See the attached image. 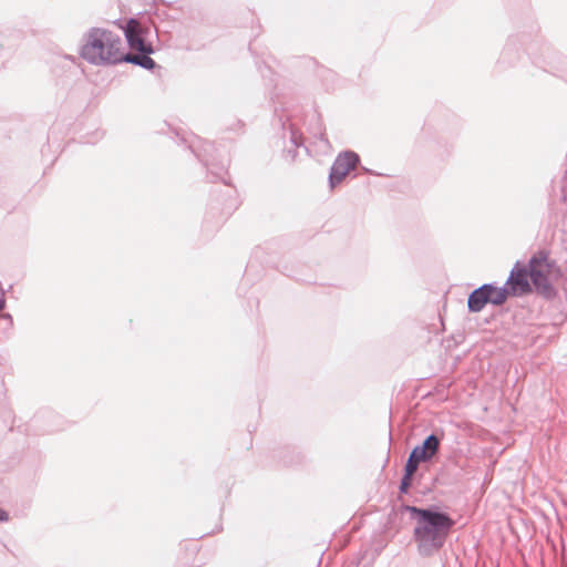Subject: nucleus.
I'll return each instance as SVG.
<instances>
[{
  "label": "nucleus",
  "mask_w": 567,
  "mask_h": 567,
  "mask_svg": "<svg viewBox=\"0 0 567 567\" xmlns=\"http://www.w3.org/2000/svg\"><path fill=\"white\" fill-rule=\"evenodd\" d=\"M150 53L138 54H126L124 52L123 62H130L133 64H137L144 69L151 70L155 66V62L152 58L148 56Z\"/></svg>",
  "instance_id": "9d476101"
},
{
  "label": "nucleus",
  "mask_w": 567,
  "mask_h": 567,
  "mask_svg": "<svg viewBox=\"0 0 567 567\" xmlns=\"http://www.w3.org/2000/svg\"><path fill=\"white\" fill-rule=\"evenodd\" d=\"M440 446V441L436 435H429L422 445L415 446L412 450V457L419 458L423 462L431 460L437 452Z\"/></svg>",
  "instance_id": "0eeeda50"
},
{
  "label": "nucleus",
  "mask_w": 567,
  "mask_h": 567,
  "mask_svg": "<svg viewBox=\"0 0 567 567\" xmlns=\"http://www.w3.org/2000/svg\"><path fill=\"white\" fill-rule=\"evenodd\" d=\"M420 462H422V461L419 458H413L412 453H410V456L405 464V473L404 474H406V476H412L416 472Z\"/></svg>",
  "instance_id": "9b49d317"
},
{
  "label": "nucleus",
  "mask_w": 567,
  "mask_h": 567,
  "mask_svg": "<svg viewBox=\"0 0 567 567\" xmlns=\"http://www.w3.org/2000/svg\"><path fill=\"white\" fill-rule=\"evenodd\" d=\"M508 296H512L507 287H495L489 284V290H488V303H492L494 306H501L503 305Z\"/></svg>",
  "instance_id": "1a4fd4ad"
},
{
  "label": "nucleus",
  "mask_w": 567,
  "mask_h": 567,
  "mask_svg": "<svg viewBox=\"0 0 567 567\" xmlns=\"http://www.w3.org/2000/svg\"><path fill=\"white\" fill-rule=\"evenodd\" d=\"M529 278L538 293L546 298L555 296L554 284L561 277V270L548 254L539 250L528 262Z\"/></svg>",
  "instance_id": "7ed1b4c3"
},
{
  "label": "nucleus",
  "mask_w": 567,
  "mask_h": 567,
  "mask_svg": "<svg viewBox=\"0 0 567 567\" xmlns=\"http://www.w3.org/2000/svg\"><path fill=\"white\" fill-rule=\"evenodd\" d=\"M359 163V156L352 151L340 153L334 159L329 174L330 187L333 188L340 184L350 171L354 169Z\"/></svg>",
  "instance_id": "20e7f679"
},
{
  "label": "nucleus",
  "mask_w": 567,
  "mask_h": 567,
  "mask_svg": "<svg viewBox=\"0 0 567 567\" xmlns=\"http://www.w3.org/2000/svg\"><path fill=\"white\" fill-rule=\"evenodd\" d=\"M80 55L92 65H114L123 62V41L109 29L91 28L83 35Z\"/></svg>",
  "instance_id": "f03ea898"
},
{
  "label": "nucleus",
  "mask_w": 567,
  "mask_h": 567,
  "mask_svg": "<svg viewBox=\"0 0 567 567\" xmlns=\"http://www.w3.org/2000/svg\"><path fill=\"white\" fill-rule=\"evenodd\" d=\"M411 478L412 476H406V474H404L402 481H401V484H400V492L402 493H406L410 485H411Z\"/></svg>",
  "instance_id": "f8f14e48"
},
{
  "label": "nucleus",
  "mask_w": 567,
  "mask_h": 567,
  "mask_svg": "<svg viewBox=\"0 0 567 567\" xmlns=\"http://www.w3.org/2000/svg\"><path fill=\"white\" fill-rule=\"evenodd\" d=\"M488 290L489 284H485L468 296L467 306L470 311L480 312L488 303Z\"/></svg>",
  "instance_id": "6e6552de"
},
{
  "label": "nucleus",
  "mask_w": 567,
  "mask_h": 567,
  "mask_svg": "<svg viewBox=\"0 0 567 567\" xmlns=\"http://www.w3.org/2000/svg\"><path fill=\"white\" fill-rule=\"evenodd\" d=\"M529 268L522 266L519 262L513 267L509 277L506 280V287L512 296H522L530 292Z\"/></svg>",
  "instance_id": "39448f33"
},
{
  "label": "nucleus",
  "mask_w": 567,
  "mask_h": 567,
  "mask_svg": "<svg viewBox=\"0 0 567 567\" xmlns=\"http://www.w3.org/2000/svg\"><path fill=\"white\" fill-rule=\"evenodd\" d=\"M124 31H125L126 40L132 49L137 50L142 53H152L153 52L151 44H146L144 42L140 23L136 20L131 19L126 23Z\"/></svg>",
  "instance_id": "423d86ee"
},
{
  "label": "nucleus",
  "mask_w": 567,
  "mask_h": 567,
  "mask_svg": "<svg viewBox=\"0 0 567 567\" xmlns=\"http://www.w3.org/2000/svg\"><path fill=\"white\" fill-rule=\"evenodd\" d=\"M408 509L415 515L414 539L422 556L437 551L445 543L454 525V520L437 511L410 506Z\"/></svg>",
  "instance_id": "f257e3e1"
},
{
  "label": "nucleus",
  "mask_w": 567,
  "mask_h": 567,
  "mask_svg": "<svg viewBox=\"0 0 567 567\" xmlns=\"http://www.w3.org/2000/svg\"><path fill=\"white\" fill-rule=\"evenodd\" d=\"M7 519H8L7 513L0 509V522H4Z\"/></svg>",
  "instance_id": "ddd939ff"
}]
</instances>
